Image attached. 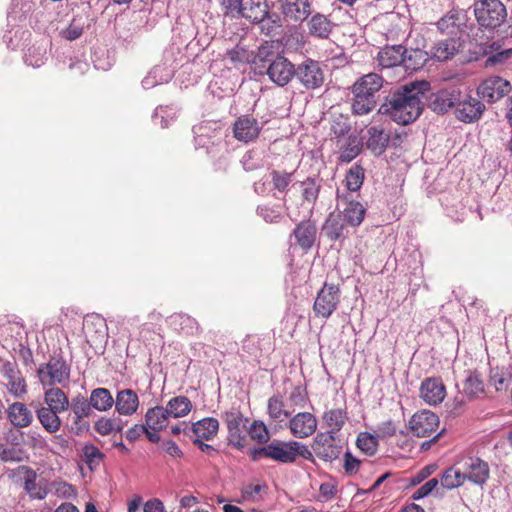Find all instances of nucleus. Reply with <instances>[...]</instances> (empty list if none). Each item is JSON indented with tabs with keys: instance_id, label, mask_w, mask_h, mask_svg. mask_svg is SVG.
<instances>
[{
	"instance_id": "nucleus-1",
	"label": "nucleus",
	"mask_w": 512,
	"mask_h": 512,
	"mask_svg": "<svg viewBox=\"0 0 512 512\" xmlns=\"http://www.w3.org/2000/svg\"><path fill=\"white\" fill-rule=\"evenodd\" d=\"M430 90L427 80H415L399 85L384 97L378 114L388 116L393 122L406 126L414 123L423 113V98Z\"/></svg>"
},
{
	"instance_id": "nucleus-2",
	"label": "nucleus",
	"mask_w": 512,
	"mask_h": 512,
	"mask_svg": "<svg viewBox=\"0 0 512 512\" xmlns=\"http://www.w3.org/2000/svg\"><path fill=\"white\" fill-rule=\"evenodd\" d=\"M474 14L482 30L494 31L507 18V10L500 0H476Z\"/></svg>"
},
{
	"instance_id": "nucleus-3",
	"label": "nucleus",
	"mask_w": 512,
	"mask_h": 512,
	"mask_svg": "<svg viewBox=\"0 0 512 512\" xmlns=\"http://www.w3.org/2000/svg\"><path fill=\"white\" fill-rule=\"evenodd\" d=\"M246 453L252 462L269 459L281 464H292L291 440L274 439L265 446L250 447Z\"/></svg>"
},
{
	"instance_id": "nucleus-4",
	"label": "nucleus",
	"mask_w": 512,
	"mask_h": 512,
	"mask_svg": "<svg viewBox=\"0 0 512 512\" xmlns=\"http://www.w3.org/2000/svg\"><path fill=\"white\" fill-rule=\"evenodd\" d=\"M221 418L228 430L227 444L237 450H243L246 447L247 435L243 433L241 426L246 428L248 418L235 406L222 412Z\"/></svg>"
},
{
	"instance_id": "nucleus-5",
	"label": "nucleus",
	"mask_w": 512,
	"mask_h": 512,
	"mask_svg": "<svg viewBox=\"0 0 512 512\" xmlns=\"http://www.w3.org/2000/svg\"><path fill=\"white\" fill-rule=\"evenodd\" d=\"M311 447L315 456L325 463H332L343 453V444L333 431L318 432Z\"/></svg>"
},
{
	"instance_id": "nucleus-6",
	"label": "nucleus",
	"mask_w": 512,
	"mask_h": 512,
	"mask_svg": "<svg viewBox=\"0 0 512 512\" xmlns=\"http://www.w3.org/2000/svg\"><path fill=\"white\" fill-rule=\"evenodd\" d=\"M341 289L339 284L324 282L318 291L313 304V311L316 317L328 319L340 304Z\"/></svg>"
},
{
	"instance_id": "nucleus-7",
	"label": "nucleus",
	"mask_w": 512,
	"mask_h": 512,
	"mask_svg": "<svg viewBox=\"0 0 512 512\" xmlns=\"http://www.w3.org/2000/svg\"><path fill=\"white\" fill-rule=\"evenodd\" d=\"M89 400L93 409L97 411H107L115 404L116 410L120 415H128V389L119 391L116 400H114L108 389L96 388L91 391Z\"/></svg>"
},
{
	"instance_id": "nucleus-8",
	"label": "nucleus",
	"mask_w": 512,
	"mask_h": 512,
	"mask_svg": "<svg viewBox=\"0 0 512 512\" xmlns=\"http://www.w3.org/2000/svg\"><path fill=\"white\" fill-rule=\"evenodd\" d=\"M459 100L460 89L455 86L437 91H433L430 87V90L423 98L425 107L438 115L446 114L450 109L455 107V103Z\"/></svg>"
},
{
	"instance_id": "nucleus-9",
	"label": "nucleus",
	"mask_w": 512,
	"mask_h": 512,
	"mask_svg": "<svg viewBox=\"0 0 512 512\" xmlns=\"http://www.w3.org/2000/svg\"><path fill=\"white\" fill-rule=\"evenodd\" d=\"M37 374L44 386L63 384L69 380L70 367L62 357H51L47 363L38 367Z\"/></svg>"
},
{
	"instance_id": "nucleus-10",
	"label": "nucleus",
	"mask_w": 512,
	"mask_h": 512,
	"mask_svg": "<svg viewBox=\"0 0 512 512\" xmlns=\"http://www.w3.org/2000/svg\"><path fill=\"white\" fill-rule=\"evenodd\" d=\"M294 79L305 89L315 90L323 85L325 77L320 62L307 58L295 66Z\"/></svg>"
},
{
	"instance_id": "nucleus-11",
	"label": "nucleus",
	"mask_w": 512,
	"mask_h": 512,
	"mask_svg": "<svg viewBox=\"0 0 512 512\" xmlns=\"http://www.w3.org/2000/svg\"><path fill=\"white\" fill-rule=\"evenodd\" d=\"M455 117L463 123H473L480 119L485 111V105L477 98L463 95L460 91V100L455 103Z\"/></svg>"
},
{
	"instance_id": "nucleus-12",
	"label": "nucleus",
	"mask_w": 512,
	"mask_h": 512,
	"mask_svg": "<svg viewBox=\"0 0 512 512\" xmlns=\"http://www.w3.org/2000/svg\"><path fill=\"white\" fill-rule=\"evenodd\" d=\"M170 418L172 417L166 407L155 406L148 409L145 423L150 431H147L146 438L152 443H158L161 440L159 432L167 428Z\"/></svg>"
},
{
	"instance_id": "nucleus-13",
	"label": "nucleus",
	"mask_w": 512,
	"mask_h": 512,
	"mask_svg": "<svg viewBox=\"0 0 512 512\" xmlns=\"http://www.w3.org/2000/svg\"><path fill=\"white\" fill-rule=\"evenodd\" d=\"M264 75H267L270 81L277 86L284 87L294 79L295 65L282 55L272 63H269Z\"/></svg>"
},
{
	"instance_id": "nucleus-14",
	"label": "nucleus",
	"mask_w": 512,
	"mask_h": 512,
	"mask_svg": "<svg viewBox=\"0 0 512 512\" xmlns=\"http://www.w3.org/2000/svg\"><path fill=\"white\" fill-rule=\"evenodd\" d=\"M439 426V417L430 410L416 412L409 420L408 429L415 437L429 436Z\"/></svg>"
},
{
	"instance_id": "nucleus-15",
	"label": "nucleus",
	"mask_w": 512,
	"mask_h": 512,
	"mask_svg": "<svg viewBox=\"0 0 512 512\" xmlns=\"http://www.w3.org/2000/svg\"><path fill=\"white\" fill-rule=\"evenodd\" d=\"M510 90L511 84L509 81L503 79L500 76H493L485 79L480 84L477 89V93L487 102L495 103L506 96Z\"/></svg>"
},
{
	"instance_id": "nucleus-16",
	"label": "nucleus",
	"mask_w": 512,
	"mask_h": 512,
	"mask_svg": "<svg viewBox=\"0 0 512 512\" xmlns=\"http://www.w3.org/2000/svg\"><path fill=\"white\" fill-rule=\"evenodd\" d=\"M437 30L448 38L461 40L465 27V15L461 10H450L436 23Z\"/></svg>"
},
{
	"instance_id": "nucleus-17",
	"label": "nucleus",
	"mask_w": 512,
	"mask_h": 512,
	"mask_svg": "<svg viewBox=\"0 0 512 512\" xmlns=\"http://www.w3.org/2000/svg\"><path fill=\"white\" fill-rule=\"evenodd\" d=\"M232 130L236 140L249 143L259 137L262 131V125L254 117L242 115L235 120Z\"/></svg>"
},
{
	"instance_id": "nucleus-18",
	"label": "nucleus",
	"mask_w": 512,
	"mask_h": 512,
	"mask_svg": "<svg viewBox=\"0 0 512 512\" xmlns=\"http://www.w3.org/2000/svg\"><path fill=\"white\" fill-rule=\"evenodd\" d=\"M185 427L183 433L189 437L190 440L193 438L205 439L206 441L213 440L219 431V421L214 417H205L192 423L190 426L183 422Z\"/></svg>"
},
{
	"instance_id": "nucleus-19",
	"label": "nucleus",
	"mask_w": 512,
	"mask_h": 512,
	"mask_svg": "<svg viewBox=\"0 0 512 512\" xmlns=\"http://www.w3.org/2000/svg\"><path fill=\"white\" fill-rule=\"evenodd\" d=\"M290 237H294L295 245L305 252L314 246L317 239V226L316 222L311 219V215L296 224Z\"/></svg>"
},
{
	"instance_id": "nucleus-20",
	"label": "nucleus",
	"mask_w": 512,
	"mask_h": 512,
	"mask_svg": "<svg viewBox=\"0 0 512 512\" xmlns=\"http://www.w3.org/2000/svg\"><path fill=\"white\" fill-rule=\"evenodd\" d=\"M477 48L478 51H475V54H477L475 59L478 60L480 56L486 57L484 61L486 68L504 65L512 59V48L498 51L500 45L497 42H493L489 45L480 44Z\"/></svg>"
},
{
	"instance_id": "nucleus-21",
	"label": "nucleus",
	"mask_w": 512,
	"mask_h": 512,
	"mask_svg": "<svg viewBox=\"0 0 512 512\" xmlns=\"http://www.w3.org/2000/svg\"><path fill=\"white\" fill-rule=\"evenodd\" d=\"M342 214L331 212L322 225V232L328 240L341 245L349 238V230Z\"/></svg>"
},
{
	"instance_id": "nucleus-22",
	"label": "nucleus",
	"mask_w": 512,
	"mask_h": 512,
	"mask_svg": "<svg viewBox=\"0 0 512 512\" xmlns=\"http://www.w3.org/2000/svg\"><path fill=\"white\" fill-rule=\"evenodd\" d=\"M295 171H287L284 169H270L268 177L270 179V192L274 198H279L278 194L283 195V201L286 202V195L290 191L295 178Z\"/></svg>"
},
{
	"instance_id": "nucleus-23",
	"label": "nucleus",
	"mask_w": 512,
	"mask_h": 512,
	"mask_svg": "<svg viewBox=\"0 0 512 512\" xmlns=\"http://www.w3.org/2000/svg\"><path fill=\"white\" fill-rule=\"evenodd\" d=\"M281 56L282 55L276 50L272 41H264L253 53L250 64L253 67L255 74L264 76V72L266 67L269 66V63H272L276 58Z\"/></svg>"
},
{
	"instance_id": "nucleus-24",
	"label": "nucleus",
	"mask_w": 512,
	"mask_h": 512,
	"mask_svg": "<svg viewBox=\"0 0 512 512\" xmlns=\"http://www.w3.org/2000/svg\"><path fill=\"white\" fill-rule=\"evenodd\" d=\"M288 427L295 438L304 439L315 433L317 419L310 412H300L290 419Z\"/></svg>"
},
{
	"instance_id": "nucleus-25",
	"label": "nucleus",
	"mask_w": 512,
	"mask_h": 512,
	"mask_svg": "<svg viewBox=\"0 0 512 512\" xmlns=\"http://www.w3.org/2000/svg\"><path fill=\"white\" fill-rule=\"evenodd\" d=\"M390 141V132L386 131L384 128L379 126H370L367 128L365 147L375 157H380L386 152Z\"/></svg>"
},
{
	"instance_id": "nucleus-26",
	"label": "nucleus",
	"mask_w": 512,
	"mask_h": 512,
	"mask_svg": "<svg viewBox=\"0 0 512 512\" xmlns=\"http://www.w3.org/2000/svg\"><path fill=\"white\" fill-rule=\"evenodd\" d=\"M420 396L429 405L440 404L446 396V387L439 377L426 378L420 386Z\"/></svg>"
},
{
	"instance_id": "nucleus-27",
	"label": "nucleus",
	"mask_w": 512,
	"mask_h": 512,
	"mask_svg": "<svg viewBox=\"0 0 512 512\" xmlns=\"http://www.w3.org/2000/svg\"><path fill=\"white\" fill-rule=\"evenodd\" d=\"M7 419L16 429L29 427L33 422L31 410L22 402H13L6 409Z\"/></svg>"
},
{
	"instance_id": "nucleus-28",
	"label": "nucleus",
	"mask_w": 512,
	"mask_h": 512,
	"mask_svg": "<svg viewBox=\"0 0 512 512\" xmlns=\"http://www.w3.org/2000/svg\"><path fill=\"white\" fill-rule=\"evenodd\" d=\"M465 466L468 470L465 474L470 482L482 486L489 479L490 468L486 461L478 457H470L465 462Z\"/></svg>"
},
{
	"instance_id": "nucleus-29",
	"label": "nucleus",
	"mask_w": 512,
	"mask_h": 512,
	"mask_svg": "<svg viewBox=\"0 0 512 512\" xmlns=\"http://www.w3.org/2000/svg\"><path fill=\"white\" fill-rule=\"evenodd\" d=\"M461 42L454 38L440 40L431 47L430 58L438 62L452 59L460 50Z\"/></svg>"
},
{
	"instance_id": "nucleus-30",
	"label": "nucleus",
	"mask_w": 512,
	"mask_h": 512,
	"mask_svg": "<svg viewBox=\"0 0 512 512\" xmlns=\"http://www.w3.org/2000/svg\"><path fill=\"white\" fill-rule=\"evenodd\" d=\"M406 47L399 45H386L377 55L379 65L383 68H392L403 64Z\"/></svg>"
},
{
	"instance_id": "nucleus-31",
	"label": "nucleus",
	"mask_w": 512,
	"mask_h": 512,
	"mask_svg": "<svg viewBox=\"0 0 512 512\" xmlns=\"http://www.w3.org/2000/svg\"><path fill=\"white\" fill-rule=\"evenodd\" d=\"M322 183L323 179L319 175L308 176L299 183L303 202L311 204L312 206L310 215H312L313 208L318 200Z\"/></svg>"
},
{
	"instance_id": "nucleus-32",
	"label": "nucleus",
	"mask_w": 512,
	"mask_h": 512,
	"mask_svg": "<svg viewBox=\"0 0 512 512\" xmlns=\"http://www.w3.org/2000/svg\"><path fill=\"white\" fill-rule=\"evenodd\" d=\"M466 377L463 381V393L469 400L477 399L479 394L485 392V384L482 379V374L474 370H466Z\"/></svg>"
},
{
	"instance_id": "nucleus-33",
	"label": "nucleus",
	"mask_w": 512,
	"mask_h": 512,
	"mask_svg": "<svg viewBox=\"0 0 512 512\" xmlns=\"http://www.w3.org/2000/svg\"><path fill=\"white\" fill-rule=\"evenodd\" d=\"M345 200V208L343 209V211H340L338 213L342 214V217L347 225L351 227L360 226L365 218L366 208L359 201L353 199L348 200L347 197H345Z\"/></svg>"
},
{
	"instance_id": "nucleus-34",
	"label": "nucleus",
	"mask_w": 512,
	"mask_h": 512,
	"mask_svg": "<svg viewBox=\"0 0 512 512\" xmlns=\"http://www.w3.org/2000/svg\"><path fill=\"white\" fill-rule=\"evenodd\" d=\"M90 26L89 17L85 13L75 15L68 27L60 31V36L68 41H74L81 37L84 30Z\"/></svg>"
},
{
	"instance_id": "nucleus-35",
	"label": "nucleus",
	"mask_w": 512,
	"mask_h": 512,
	"mask_svg": "<svg viewBox=\"0 0 512 512\" xmlns=\"http://www.w3.org/2000/svg\"><path fill=\"white\" fill-rule=\"evenodd\" d=\"M44 403L46 404L45 408H50L60 413L66 411L70 405L67 395L58 387H51L45 391Z\"/></svg>"
},
{
	"instance_id": "nucleus-36",
	"label": "nucleus",
	"mask_w": 512,
	"mask_h": 512,
	"mask_svg": "<svg viewBox=\"0 0 512 512\" xmlns=\"http://www.w3.org/2000/svg\"><path fill=\"white\" fill-rule=\"evenodd\" d=\"M179 111L180 108L176 103L159 105L154 110L152 119L154 123L160 125L161 128H168L176 121Z\"/></svg>"
},
{
	"instance_id": "nucleus-37",
	"label": "nucleus",
	"mask_w": 512,
	"mask_h": 512,
	"mask_svg": "<svg viewBox=\"0 0 512 512\" xmlns=\"http://www.w3.org/2000/svg\"><path fill=\"white\" fill-rule=\"evenodd\" d=\"M283 13L295 22H303L311 14V3L309 0H295L282 5Z\"/></svg>"
},
{
	"instance_id": "nucleus-38",
	"label": "nucleus",
	"mask_w": 512,
	"mask_h": 512,
	"mask_svg": "<svg viewBox=\"0 0 512 512\" xmlns=\"http://www.w3.org/2000/svg\"><path fill=\"white\" fill-rule=\"evenodd\" d=\"M309 34L313 37L326 39L332 32V22L327 16L317 12L312 15L311 19L307 23Z\"/></svg>"
},
{
	"instance_id": "nucleus-39",
	"label": "nucleus",
	"mask_w": 512,
	"mask_h": 512,
	"mask_svg": "<svg viewBox=\"0 0 512 512\" xmlns=\"http://www.w3.org/2000/svg\"><path fill=\"white\" fill-rule=\"evenodd\" d=\"M429 59H431L430 54L425 50L419 48H406L402 66L406 71H418L425 66Z\"/></svg>"
},
{
	"instance_id": "nucleus-40",
	"label": "nucleus",
	"mask_w": 512,
	"mask_h": 512,
	"mask_svg": "<svg viewBox=\"0 0 512 512\" xmlns=\"http://www.w3.org/2000/svg\"><path fill=\"white\" fill-rule=\"evenodd\" d=\"M241 18H245L248 21L257 20L260 21L267 15L269 5L266 0H243L242 1Z\"/></svg>"
},
{
	"instance_id": "nucleus-41",
	"label": "nucleus",
	"mask_w": 512,
	"mask_h": 512,
	"mask_svg": "<svg viewBox=\"0 0 512 512\" xmlns=\"http://www.w3.org/2000/svg\"><path fill=\"white\" fill-rule=\"evenodd\" d=\"M212 124L213 123L210 121H206L193 128L195 133V147L206 148L207 153L209 154L212 153L220 144V141L216 142L215 140H212V135L206 134V130L212 129Z\"/></svg>"
},
{
	"instance_id": "nucleus-42",
	"label": "nucleus",
	"mask_w": 512,
	"mask_h": 512,
	"mask_svg": "<svg viewBox=\"0 0 512 512\" xmlns=\"http://www.w3.org/2000/svg\"><path fill=\"white\" fill-rule=\"evenodd\" d=\"M59 414L61 413L44 406L36 410V416L40 424L49 433H56L60 430L62 422Z\"/></svg>"
},
{
	"instance_id": "nucleus-43",
	"label": "nucleus",
	"mask_w": 512,
	"mask_h": 512,
	"mask_svg": "<svg viewBox=\"0 0 512 512\" xmlns=\"http://www.w3.org/2000/svg\"><path fill=\"white\" fill-rule=\"evenodd\" d=\"M383 78L377 73H369L358 79L352 86L353 90H363L367 95L375 97V94L382 88Z\"/></svg>"
},
{
	"instance_id": "nucleus-44",
	"label": "nucleus",
	"mask_w": 512,
	"mask_h": 512,
	"mask_svg": "<svg viewBox=\"0 0 512 512\" xmlns=\"http://www.w3.org/2000/svg\"><path fill=\"white\" fill-rule=\"evenodd\" d=\"M352 93L354 96L351 106L353 114L366 115L374 110L377 104L375 97L367 95L363 90L356 91L352 89Z\"/></svg>"
},
{
	"instance_id": "nucleus-45",
	"label": "nucleus",
	"mask_w": 512,
	"mask_h": 512,
	"mask_svg": "<svg viewBox=\"0 0 512 512\" xmlns=\"http://www.w3.org/2000/svg\"><path fill=\"white\" fill-rule=\"evenodd\" d=\"M173 77V70L166 65H156L142 81L144 88L149 89L156 85L167 83Z\"/></svg>"
},
{
	"instance_id": "nucleus-46",
	"label": "nucleus",
	"mask_w": 512,
	"mask_h": 512,
	"mask_svg": "<svg viewBox=\"0 0 512 512\" xmlns=\"http://www.w3.org/2000/svg\"><path fill=\"white\" fill-rule=\"evenodd\" d=\"M322 418L325 424L330 427L329 431H333L335 436H338L348 420V413L346 409H331L325 411Z\"/></svg>"
},
{
	"instance_id": "nucleus-47",
	"label": "nucleus",
	"mask_w": 512,
	"mask_h": 512,
	"mask_svg": "<svg viewBox=\"0 0 512 512\" xmlns=\"http://www.w3.org/2000/svg\"><path fill=\"white\" fill-rule=\"evenodd\" d=\"M240 164L245 172L252 173L264 168L265 159L259 150L252 148L243 154Z\"/></svg>"
},
{
	"instance_id": "nucleus-48",
	"label": "nucleus",
	"mask_w": 512,
	"mask_h": 512,
	"mask_svg": "<svg viewBox=\"0 0 512 512\" xmlns=\"http://www.w3.org/2000/svg\"><path fill=\"white\" fill-rule=\"evenodd\" d=\"M512 381V367L508 368H491L489 375V383L495 386L496 391L507 390Z\"/></svg>"
},
{
	"instance_id": "nucleus-49",
	"label": "nucleus",
	"mask_w": 512,
	"mask_h": 512,
	"mask_svg": "<svg viewBox=\"0 0 512 512\" xmlns=\"http://www.w3.org/2000/svg\"><path fill=\"white\" fill-rule=\"evenodd\" d=\"M363 144L357 135L348 136L346 143L341 147L339 159L343 163H350L362 151Z\"/></svg>"
},
{
	"instance_id": "nucleus-50",
	"label": "nucleus",
	"mask_w": 512,
	"mask_h": 512,
	"mask_svg": "<svg viewBox=\"0 0 512 512\" xmlns=\"http://www.w3.org/2000/svg\"><path fill=\"white\" fill-rule=\"evenodd\" d=\"M192 407L193 405L191 400L182 395L171 398L166 405V408L172 418H180L188 415L191 412Z\"/></svg>"
},
{
	"instance_id": "nucleus-51",
	"label": "nucleus",
	"mask_w": 512,
	"mask_h": 512,
	"mask_svg": "<svg viewBox=\"0 0 512 512\" xmlns=\"http://www.w3.org/2000/svg\"><path fill=\"white\" fill-rule=\"evenodd\" d=\"M69 407L74 414L73 422L75 424H80L85 418H89L93 414L90 400H86L84 397L73 398Z\"/></svg>"
},
{
	"instance_id": "nucleus-52",
	"label": "nucleus",
	"mask_w": 512,
	"mask_h": 512,
	"mask_svg": "<svg viewBox=\"0 0 512 512\" xmlns=\"http://www.w3.org/2000/svg\"><path fill=\"white\" fill-rule=\"evenodd\" d=\"M247 435L257 443V446H265L271 439L270 432L262 420H254L246 428Z\"/></svg>"
},
{
	"instance_id": "nucleus-53",
	"label": "nucleus",
	"mask_w": 512,
	"mask_h": 512,
	"mask_svg": "<svg viewBox=\"0 0 512 512\" xmlns=\"http://www.w3.org/2000/svg\"><path fill=\"white\" fill-rule=\"evenodd\" d=\"M37 475L35 471L29 470L25 477L24 488L30 497L34 499H44L48 494L46 486L41 482H37Z\"/></svg>"
},
{
	"instance_id": "nucleus-54",
	"label": "nucleus",
	"mask_w": 512,
	"mask_h": 512,
	"mask_svg": "<svg viewBox=\"0 0 512 512\" xmlns=\"http://www.w3.org/2000/svg\"><path fill=\"white\" fill-rule=\"evenodd\" d=\"M365 179V170L359 163H355L347 171L345 182L347 190L350 192H357L363 185Z\"/></svg>"
},
{
	"instance_id": "nucleus-55",
	"label": "nucleus",
	"mask_w": 512,
	"mask_h": 512,
	"mask_svg": "<svg viewBox=\"0 0 512 512\" xmlns=\"http://www.w3.org/2000/svg\"><path fill=\"white\" fill-rule=\"evenodd\" d=\"M467 480L466 474L449 467L443 471L440 478V483L443 488L452 490L463 485Z\"/></svg>"
},
{
	"instance_id": "nucleus-56",
	"label": "nucleus",
	"mask_w": 512,
	"mask_h": 512,
	"mask_svg": "<svg viewBox=\"0 0 512 512\" xmlns=\"http://www.w3.org/2000/svg\"><path fill=\"white\" fill-rule=\"evenodd\" d=\"M356 446L367 456H374L378 451L379 440L375 434L361 432L356 439Z\"/></svg>"
},
{
	"instance_id": "nucleus-57",
	"label": "nucleus",
	"mask_w": 512,
	"mask_h": 512,
	"mask_svg": "<svg viewBox=\"0 0 512 512\" xmlns=\"http://www.w3.org/2000/svg\"><path fill=\"white\" fill-rule=\"evenodd\" d=\"M262 20H252L251 23L258 24L260 32L266 36L275 35L276 29L280 27V17L277 13L267 10V15L261 17Z\"/></svg>"
},
{
	"instance_id": "nucleus-58",
	"label": "nucleus",
	"mask_w": 512,
	"mask_h": 512,
	"mask_svg": "<svg viewBox=\"0 0 512 512\" xmlns=\"http://www.w3.org/2000/svg\"><path fill=\"white\" fill-rule=\"evenodd\" d=\"M267 413L273 420H278L281 415H284L285 417L291 416V412L284 409L283 398L279 393L274 394L268 399Z\"/></svg>"
},
{
	"instance_id": "nucleus-59",
	"label": "nucleus",
	"mask_w": 512,
	"mask_h": 512,
	"mask_svg": "<svg viewBox=\"0 0 512 512\" xmlns=\"http://www.w3.org/2000/svg\"><path fill=\"white\" fill-rule=\"evenodd\" d=\"M124 422L119 418H100L95 423V430L101 435H108L112 432L122 431Z\"/></svg>"
},
{
	"instance_id": "nucleus-60",
	"label": "nucleus",
	"mask_w": 512,
	"mask_h": 512,
	"mask_svg": "<svg viewBox=\"0 0 512 512\" xmlns=\"http://www.w3.org/2000/svg\"><path fill=\"white\" fill-rule=\"evenodd\" d=\"M291 448H292V463H295L298 457L303 458L304 460H307L311 462L314 465H317L316 463V456L313 452V448L309 449V447L299 441L291 440Z\"/></svg>"
},
{
	"instance_id": "nucleus-61",
	"label": "nucleus",
	"mask_w": 512,
	"mask_h": 512,
	"mask_svg": "<svg viewBox=\"0 0 512 512\" xmlns=\"http://www.w3.org/2000/svg\"><path fill=\"white\" fill-rule=\"evenodd\" d=\"M29 11L30 5L27 2L14 0L7 15L8 21L13 23L24 21Z\"/></svg>"
},
{
	"instance_id": "nucleus-62",
	"label": "nucleus",
	"mask_w": 512,
	"mask_h": 512,
	"mask_svg": "<svg viewBox=\"0 0 512 512\" xmlns=\"http://www.w3.org/2000/svg\"><path fill=\"white\" fill-rule=\"evenodd\" d=\"M46 52L41 47L32 46L24 54V62L33 68L41 67L46 60Z\"/></svg>"
},
{
	"instance_id": "nucleus-63",
	"label": "nucleus",
	"mask_w": 512,
	"mask_h": 512,
	"mask_svg": "<svg viewBox=\"0 0 512 512\" xmlns=\"http://www.w3.org/2000/svg\"><path fill=\"white\" fill-rule=\"evenodd\" d=\"M6 387L10 394L16 398H21L27 393V385L21 372L18 375H12V377L6 379Z\"/></svg>"
},
{
	"instance_id": "nucleus-64",
	"label": "nucleus",
	"mask_w": 512,
	"mask_h": 512,
	"mask_svg": "<svg viewBox=\"0 0 512 512\" xmlns=\"http://www.w3.org/2000/svg\"><path fill=\"white\" fill-rule=\"evenodd\" d=\"M256 214L266 223H279L283 218L278 208L270 205H258L256 208Z\"/></svg>"
}]
</instances>
